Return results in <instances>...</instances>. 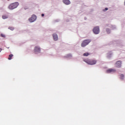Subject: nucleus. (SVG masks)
Returning a JSON list of instances; mask_svg holds the SVG:
<instances>
[{
  "instance_id": "nucleus-16",
  "label": "nucleus",
  "mask_w": 125,
  "mask_h": 125,
  "mask_svg": "<svg viewBox=\"0 0 125 125\" xmlns=\"http://www.w3.org/2000/svg\"><path fill=\"white\" fill-rule=\"evenodd\" d=\"M106 32H107V33H108V34H109V33H110V29H106Z\"/></svg>"
},
{
  "instance_id": "nucleus-18",
  "label": "nucleus",
  "mask_w": 125,
  "mask_h": 125,
  "mask_svg": "<svg viewBox=\"0 0 125 125\" xmlns=\"http://www.w3.org/2000/svg\"><path fill=\"white\" fill-rule=\"evenodd\" d=\"M104 10H105V11L108 10V8H105L104 9Z\"/></svg>"
},
{
  "instance_id": "nucleus-15",
  "label": "nucleus",
  "mask_w": 125,
  "mask_h": 125,
  "mask_svg": "<svg viewBox=\"0 0 125 125\" xmlns=\"http://www.w3.org/2000/svg\"><path fill=\"white\" fill-rule=\"evenodd\" d=\"M8 29H9V30H11V31H13V30H14V27H8Z\"/></svg>"
},
{
  "instance_id": "nucleus-21",
  "label": "nucleus",
  "mask_w": 125,
  "mask_h": 125,
  "mask_svg": "<svg viewBox=\"0 0 125 125\" xmlns=\"http://www.w3.org/2000/svg\"><path fill=\"white\" fill-rule=\"evenodd\" d=\"M69 56H70L71 57H72V55H69Z\"/></svg>"
},
{
  "instance_id": "nucleus-22",
  "label": "nucleus",
  "mask_w": 125,
  "mask_h": 125,
  "mask_svg": "<svg viewBox=\"0 0 125 125\" xmlns=\"http://www.w3.org/2000/svg\"><path fill=\"white\" fill-rule=\"evenodd\" d=\"M8 1H9V0H8Z\"/></svg>"
},
{
  "instance_id": "nucleus-8",
  "label": "nucleus",
  "mask_w": 125,
  "mask_h": 125,
  "mask_svg": "<svg viewBox=\"0 0 125 125\" xmlns=\"http://www.w3.org/2000/svg\"><path fill=\"white\" fill-rule=\"evenodd\" d=\"M107 73H115L116 72V69H109L106 70Z\"/></svg>"
},
{
  "instance_id": "nucleus-13",
  "label": "nucleus",
  "mask_w": 125,
  "mask_h": 125,
  "mask_svg": "<svg viewBox=\"0 0 125 125\" xmlns=\"http://www.w3.org/2000/svg\"><path fill=\"white\" fill-rule=\"evenodd\" d=\"M12 57H13V55H12V54L9 55L8 60H11V58H12Z\"/></svg>"
},
{
  "instance_id": "nucleus-14",
  "label": "nucleus",
  "mask_w": 125,
  "mask_h": 125,
  "mask_svg": "<svg viewBox=\"0 0 125 125\" xmlns=\"http://www.w3.org/2000/svg\"><path fill=\"white\" fill-rule=\"evenodd\" d=\"M83 56H88L89 55V53H85L83 54Z\"/></svg>"
},
{
  "instance_id": "nucleus-4",
  "label": "nucleus",
  "mask_w": 125,
  "mask_h": 125,
  "mask_svg": "<svg viewBox=\"0 0 125 125\" xmlns=\"http://www.w3.org/2000/svg\"><path fill=\"white\" fill-rule=\"evenodd\" d=\"M93 32L95 34V35H98V34H99V32H100L99 26H97L95 27L93 29Z\"/></svg>"
},
{
  "instance_id": "nucleus-6",
  "label": "nucleus",
  "mask_w": 125,
  "mask_h": 125,
  "mask_svg": "<svg viewBox=\"0 0 125 125\" xmlns=\"http://www.w3.org/2000/svg\"><path fill=\"white\" fill-rule=\"evenodd\" d=\"M116 67L117 68H121L122 67V61H118L116 63Z\"/></svg>"
},
{
  "instance_id": "nucleus-11",
  "label": "nucleus",
  "mask_w": 125,
  "mask_h": 125,
  "mask_svg": "<svg viewBox=\"0 0 125 125\" xmlns=\"http://www.w3.org/2000/svg\"><path fill=\"white\" fill-rule=\"evenodd\" d=\"M120 80H124V79H125V75H124V74L120 75Z\"/></svg>"
},
{
  "instance_id": "nucleus-1",
  "label": "nucleus",
  "mask_w": 125,
  "mask_h": 125,
  "mask_svg": "<svg viewBox=\"0 0 125 125\" xmlns=\"http://www.w3.org/2000/svg\"><path fill=\"white\" fill-rule=\"evenodd\" d=\"M18 5H19V3L18 2L12 3L8 6V8L10 10H13V9H15V8H17V7H18Z\"/></svg>"
},
{
  "instance_id": "nucleus-12",
  "label": "nucleus",
  "mask_w": 125,
  "mask_h": 125,
  "mask_svg": "<svg viewBox=\"0 0 125 125\" xmlns=\"http://www.w3.org/2000/svg\"><path fill=\"white\" fill-rule=\"evenodd\" d=\"M2 19H7V18H8V17L6 15H3L2 16Z\"/></svg>"
},
{
  "instance_id": "nucleus-5",
  "label": "nucleus",
  "mask_w": 125,
  "mask_h": 125,
  "mask_svg": "<svg viewBox=\"0 0 125 125\" xmlns=\"http://www.w3.org/2000/svg\"><path fill=\"white\" fill-rule=\"evenodd\" d=\"M37 19V16L35 15H33L31 18L29 19V21L32 22H34V21H36V20Z\"/></svg>"
},
{
  "instance_id": "nucleus-2",
  "label": "nucleus",
  "mask_w": 125,
  "mask_h": 125,
  "mask_svg": "<svg viewBox=\"0 0 125 125\" xmlns=\"http://www.w3.org/2000/svg\"><path fill=\"white\" fill-rule=\"evenodd\" d=\"M91 42V40L90 39H86L83 41L81 43L82 47H84L86 46L90 42Z\"/></svg>"
},
{
  "instance_id": "nucleus-9",
  "label": "nucleus",
  "mask_w": 125,
  "mask_h": 125,
  "mask_svg": "<svg viewBox=\"0 0 125 125\" xmlns=\"http://www.w3.org/2000/svg\"><path fill=\"white\" fill-rule=\"evenodd\" d=\"M53 37L54 41H58V36H57V34H53Z\"/></svg>"
},
{
  "instance_id": "nucleus-10",
  "label": "nucleus",
  "mask_w": 125,
  "mask_h": 125,
  "mask_svg": "<svg viewBox=\"0 0 125 125\" xmlns=\"http://www.w3.org/2000/svg\"><path fill=\"white\" fill-rule=\"evenodd\" d=\"M63 2L65 4H66L67 5L71 3V2L69 0H63Z\"/></svg>"
},
{
  "instance_id": "nucleus-19",
  "label": "nucleus",
  "mask_w": 125,
  "mask_h": 125,
  "mask_svg": "<svg viewBox=\"0 0 125 125\" xmlns=\"http://www.w3.org/2000/svg\"><path fill=\"white\" fill-rule=\"evenodd\" d=\"M42 17H43V16H44V14H42Z\"/></svg>"
},
{
  "instance_id": "nucleus-20",
  "label": "nucleus",
  "mask_w": 125,
  "mask_h": 125,
  "mask_svg": "<svg viewBox=\"0 0 125 125\" xmlns=\"http://www.w3.org/2000/svg\"><path fill=\"white\" fill-rule=\"evenodd\" d=\"M1 50H2L1 48H0V52H1Z\"/></svg>"
},
{
  "instance_id": "nucleus-17",
  "label": "nucleus",
  "mask_w": 125,
  "mask_h": 125,
  "mask_svg": "<svg viewBox=\"0 0 125 125\" xmlns=\"http://www.w3.org/2000/svg\"><path fill=\"white\" fill-rule=\"evenodd\" d=\"M1 37H2V38H4L5 37V35L3 34H1Z\"/></svg>"
},
{
  "instance_id": "nucleus-7",
  "label": "nucleus",
  "mask_w": 125,
  "mask_h": 125,
  "mask_svg": "<svg viewBox=\"0 0 125 125\" xmlns=\"http://www.w3.org/2000/svg\"><path fill=\"white\" fill-rule=\"evenodd\" d=\"M34 52L37 53V52H41V48L38 46H36L34 49Z\"/></svg>"
},
{
  "instance_id": "nucleus-3",
  "label": "nucleus",
  "mask_w": 125,
  "mask_h": 125,
  "mask_svg": "<svg viewBox=\"0 0 125 125\" xmlns=\"http://www.w3.org/2000/svg\"><path fill=\"white\" fill-rule=\"evenodd\" d=\"M85 62L89 65H95V64H96L97 62L95 60H89L85 61Z\"/></svg>"
}]
</instances>
